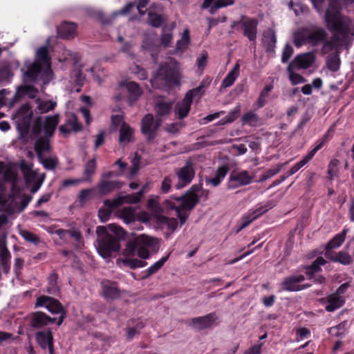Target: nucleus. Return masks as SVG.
<instances>
[{
    "label": "nucleus",
    "instance_id": "nucleus-1",
    "mask_svg": "<svg viewBox=\"0 0 354 354\" xmlns=\"http://www.w3.org/2000/svg\"><path fill=\"white\" fill-rule=\"evenodd\" d=\"M324 21L332 36L330 39L326 37L322 42V55L328 54L333 50L341 51L343 46H346L353 39V24L349 17L342 13L339 0H329Z\"/></svg>",
    "mask_w": 354,
    "mask_h": 354
},
{
    "label": "nucleus",
    "instance_id": "nucleus-2",
    "mask_svg": "<svg viewBox=\"0 0 354 354\" xmlns=\"http://www.w3.org/2000/svg\"><path fill=\"white\" fill-rule=\"evenodd\" d=\"M97 234V251L103 258H109L113 252L120 249V241L124 239L125 231L115 224H109L106 227L98 226L96 230Z\"/></svg>",
    "mask_w": 354,
    "mask_h": 354
},
{
    "label": "nucleus",
    "instance_id": "nucleus-3",
    "mask_svg": "<svg viewBox=\"0 0 354 354\" xmlns=\"http://www.w3.org/2000/svg\"><path fill=\"white\" fill-rule=\"evenodd\" d=\"M181 78L179 64L174 58H170L159 66L151 83L156 88L161 86L171 87L179 86Z\"/></svg>",
    "mask_w": 354,
    "mask_h": 354
},
{
    "label": "nucleus",
    "instance_id": "nucleus-4",
    "mask_svg": "<svg viewBox=\"0 0 354 354\" xmlns=\"http://www.w3.org/2000/svg\"><path fill=\"white\" fill-rule=\"evenodd\" d=\"M147 208L153 213L156 223L160 227H166L168 230L174 232L178 225V219L164 216L168 214L171 210L163 208V202L160 204L156 198H149L147 202Z\"/></svg>",
    "mask_w": 354,
    "mask_h": 354
},
{
    "label": "nucleus",
    "instance_id": "nucleus-5",
    "mask_svg": "<svg viewBox=\"0 0 354 354\" xmlns=\"http://www.w3.org/2000/svg\"><path fill=\"white\" fill-rule=\"evenodd\" d=\"M259 21L256 18H250L246 15H241L239 20L233 21L231 28L236 30H241L244 37L250 42H255L257 37Z\"/></svg>",
    "mask_w": 354,
    "mask_h": 354
},
{
    "label": "nucleus",
    "instance_id": "nucleus-6",
    "mask_svg": "<svg viewBox=\"0 0 354 354\" xmlns=\"http://www.w3.org/2000/svg\"><path fill=\"white\" fill-rule=\"evenodd\" d=\"M201 189V185H193L184 194L180 196H171L167 200H172L176 206L190 211L199 202L198 192Z\"/></svg>",
    "mask_w": 354,
    "mask_h": 354
},
{
    "label": "nucleus",
    "instance_id": "nucleus-7",
    "mask_svg": "<svg viewBox=\"0 0 354 354\" xmlns=\"http://www.w3.org/2000/svg\"><path fill=\"white\" fill-rule=\"evenodd\" d=\"M35 308L45 307L52 314H59L57 319V325L59 326L66 317V310L57 299L46 295H41L37 298Z\"/></svg>",
    "mask_w": 354,
    "mask_h": 354
},
{
    "label": "nucleus",
    "instance_id": "nucleus-8",
    "mask_svg": "<svg viewBox=\"0 0 354 354\" xmlns=\"http://www.w3.org/2000/svg\"><path fill=\"white\" fill-rule=\"evenodd\" d=\"M59 238L66 243H71L76 250H82L84 246V239L79 228L73 227L68 230L57 229L54 232Z\"/></svg>",
    "mask_w": 354,
    "mask_h": 354
},
{
    "label": "nucleus",
    "instance_id": "nucleus-9",
    "mask_svg": "<svg viewBox=\"0 0 354 354\" xmlns=\"http://www.w3.org/2000/svg\"><path fill=\"white\" fill-rule=\"evenodd\" d=\"M162 123L159 118H155L151 113L146 114L141 120L140 131L143 136L146 137L148 143L151 142L157 136Z\"/></svg>",
    "mask_w": 354,
    "mask_h": 354
},
{
    "label": "nucleus",
    "instance_id": "nucleus-10",
    "mask_svg": "<svg viewBox=\"0 0 354 354\" xmlns=\"http://www.w3.org/2000/svg\"><path fill=\"white\" fill-rule=\"evenodd\" d=\"M252 180L253 176H251L249 171L246 170L233 171L228 178L227 187L229 189H234L241 186L250 185Z\"/></svg>",
    "mask_w": 354,
    "mask_h": 354
},
{
    "label": "nucleus",
    "instance_id": "nucleus-11",
    "mask_svg": "<svg viewBox=\"0 0 354 354\" xmlns=\"http://www.w3.org/2000/svg\"><path fill=\"white\" fill-rule=\"evenodd\" d=\"M145 193L144 188L137 193L120 196L113 200L105 199L103 202L104 205L109 207H119L123 203L136 204L139 203L143 197Z\"/></svg>",
    "mask_w": 354,
    "mask_h": 354
},
{
    "label": "nucleus",
    "instance_id": "nucleus-12",
    "mask_svg": "<svg viewBox=\"0 0 354 354\" xmlns=\"http://www.w3.org/2000/svg\"><path fill=\"white\" fill-rule=\"evenodd\" d=\"M328 141V133H326L321 139L317 141L316 146L312 149L305 156L302 160L296 163L294 166H292L286 173L288 176L293 175L296 172H297L301 167H303L305 165H306L310 160L313 159L315 153L320 150L324 145V144Z\"/></svg>",
    "mask_w": 354,
    "mask_h": 354
},
{
    "label": "nucleus",
    "instance_id": "nucleus-13",
    "mask_svg": "<svg viewBox=\"0 0 354 354\" xmlns=\"http://www.w3.org/2000/svg\"><path fill=\"white\" fill-rule=\"evenodd\" d=\"M154 244V239L152 237L142 234L133 240L127 243V247L123 252V254L126 257H133L136 252V249L139 245H145L147 247H152Z\"/></svg>",
    "mask_w": 354,
    "mask_h": 354
},
{
    "label": "nucleus",
    "instance_id": "nucleus-14",
    "mask_svg": "<svg viewBox=\"0 0 354 354\" xmlns=\"http://www.w3.org/2000/svg\"><path fill=\"white\" fill-rule=\"evenodd\" d=\"M195 175V171L192 162H187L183 167L176 171L178 182L175 185L177 189H180L189 184Z\"/></svg>",
    "mask_w": 354,
    "mask_h": 354
},
{
    "label": "nucleus",
    "instance_id": "nucleus-15",
    "mask_svg": "<svg viewBox=\"0 0 354 354\" xmlns=\"http://www.w3.org/2000/svg\"><path fill=\"white\" fill-rule=\"evenodd\" d=\"M218 319L216 313H210L205 316L191 319L189 325L198 330H203L211 328Z\"/></svg>",
    "mask_w": 354,
    "mask_h": 354
},
{
    "label": "nucleus",
    "instance_id": "nucleus-16",
    "mask_svg": "<svg viewBox=\"0 0 354 354\" xmlns=\"http://www.w3.org/2000/svg\"><path fill=\"white\" fill-rule=\"evenodd\" d=\"M35 339L39 346L45 350L48 349L49 354H55L54 339L50 329L46 331H38L35 333Z\"/></svg>",
    "mask_w": 354,
    "mask_h": 354
},
{
    "label": "nucleus",
    "instance_id": "nucleus-17",
    "mask_svg": "<svg viewBox=\"0 0 354 354\" xmlns=\"http://www.w3.org/2000/svg\"><path fill=\"white\" fill-rule=\"evenodd\" d=\"M314 61L315 56L311 53L299 54L289 64L287 69L288 71H290L292 68L306 69L311 66Z\"/></svg>",
    "mask_w": 354,
    "mask_h": 354
},
{
    "label": "nucleus",
    "instance_id": "nucleus-18",
    "mask_svg": "<svg viewBox=\"0 0 354 354\" xmlns=\"http://www.w3.org/2000/svg\"><path fill=\"white\" fill-rule=\"evenodd\" d=\"M57 318L51 317L42 311H36L30 315V326L35 328H41L54 324Z\"/></svg>",
    "mask_w": 354,
    "mask_h": 354
},
{
    "label": "nucleus",
    "instance_id": "nucleus-19",
    "mask_svg": "<svg viewBox=\"0 0 354 354\" xmlns=\"http://www.w3.org/2000/svg\"><path fill=\"white\" fill-rule=\"evenodd\" d=\"M272 207V205L271 204V202H268L266 205L257 208L256 209L248 214L247 215H244L242 217V222L239 229V231L245 228L252 221L259 218L261 215L266 213Z\"/></svg>",
    "mask_w": 354,
    "mask_h": 354
},
{
    "label": "nucleus",
    "instance_id": "nucleus-20",
    "mask_svg": "<svg viewBox=\"0 0 354 354\" xmlns=\"http://www.w3.org/2000/svg\"><path fill=\"white\" fill-rule=\"evenodd\" d=\"M102 296L107 300H114L120 298V290L117 283L109 280H104L101 282Z\"/></svg>",
    "mask_w": 354,
    "mask_h": 354
},
{
    "label": "nucleus",
    "instance_id": "nucleus-21",
    "mask_svg": "<svg viewBox=\"0 0 354 354\" xmlns=\"http://www.w3.org/2000/svg\"><path fill=\"white\" fill-rule=\"evenodd\" d=\"M304 280L305 277L302 274L286 277L281 283V290L287 292H298L299 283Z\"/></svg>",
    "mask_w": 354,
    "mask_h": 354
},
{
    "label": "nucleus",
    "instance_id": "nucleus-22",
    "mask_svg": "<svg viewBox=\"0 0 354 354\" xmlns=\"http://www.w3.org/2000/svg\"><path fill=\"white\" fill-rule=\"evenodd\" d=\"M262 44L268 54H275L277 35L272 28H268L263 32Z\"/></svg>",
    "mask_w": 354,
    "mask_h": 354
},
{
    "label": "nucleus",
    "instance_id": "nucleus-23",
    "mask_svg": "<svg viewBox=\"0 0 354 354\" xmlns=\"http://www.w3.org/2000/svg\"><path fill=\"white\" fill-rule=\"evenodd\" d=\"M328 37L326 30L320 26H313L310 28L309 44L313 46H317L322 44Z\"/></svg>",
    "mask_w": 354,
    "mask_h": 354
},
{
    "label": "nucleus",
    "instance_id": "nucleus-24",
    "mask_svg": "<svg viewBox=\"0 0 354 354\" xmlns=\"http://www.w3.org/2000/svg\"><path fill=\"white\" fill-rule=\"evenodd\" d=\"M77 32V25L75 23L64 21L57 27V34L60 38L70 39L74 38Z\"/></svg>",
    "mask_w": 354,
    "mask_h": 354
},
{
    "label": "nucleus",
    "instance_id": "nucleus-25",
    "mask_svg": "<svg viewBox=\"0 0 354 354\" xmlns=\"http://www.w3.org/2000/svg\"><path fill=\"white\" fill-rule=\"evenodd\" d=\"M124 183L119 180H102L98 184V190L102 195H107L113 190L120 189Z\"/></svg>",
    "mask_w": 354,
    "mask_h": 354
},
{
    "label": "nucleus",
    "instance_id": "nucleus-26",
    "mask_svg": "<svg viewBox=\"0 0 354 354\" xmlns=\"http://www.w3.org/2000/svg\"><path fill=\"white\" fill-rule=\"evenodd\" d=\"M309 27L299 28L293 34V43L297 48H300L305 44H309Z\"/></svg>",
    "mask_w": 354,
    "mask_h": 354
},
{
    "label": "nucleus",
    "instance_id": "nucleus-27",
    "mask_svg": "<svg viewBox=\"0 0 354 354\" xmlns=\"http://www.w3.org/2000/svg\"><path fill=\"white\" fill-rule=\"evenodd\" d=\"M325 257L333 262L341 263L344 266H348L353 263L351 256L346 251H339L335 254L330 252H326Z\"/></svg>",
    "mask_w": 354,
    "mask_h": 354
},
{
    "label": "nucleus",
    "instance_id": "nucleus-28",
    "mask_svg": "<svg viewBox=\"0 0 354 354\" xmlns=\"http://www.w3.org/2000/svg\"><path fill=\"white\" fill-rule=\"evenodd\" d=\"M172 201V200H165L163 201V208H165L166 211L175 210L176 216H178V218L180 221V225H182L187 221L189 217V214L185 212V211H186L185 209L176 206Z\"/></svg>",
    "mask_w": 354,
    "mask_h": 354
},
{
    "label": "nucleus",
    "instance_id": "nucleus-29",
    "mask_svg": "<svg viewBox=\"0 0 354 354\" xmlns=\"http://www.w3.org/2000/svg\"><path fill=\"white\" fill-rule=\"evenodd\" d=\"M1 174L6 183H15L17 180V173L14 167L0 161V175Z\"/></svg>",
    "mask_w": 354,
    "mask_h": 354
},
{
    "label": "nucleus",
    "instance_id": "nucleus-30",
    "mask_svg": "<svg viewBox=\"0 0 354 354\" xmlns=\"http://www.w3.org/2000/svg\"><path fill=\"white\" fill-rule=\"evenodd\" d=\"M230 168L227 165H224L218 167L215 172V176L213 178H207L206 183L207 184L212 185L214 187L218 186L226 176Z\"/></svg>",
    "mask_w": 354,
    "mask_h": 354
},
{
    "label": "nucleus",
    "instance_id": "nucleus-31",
    "mask_svg": "<svg viewBox=\"0 0 354 354\" xmlns=\"http://www.w3.org/2000/svg\"><path fill=\"white\" fill-rule=\"evenodd\" d=\"M171 253L169 252L167 255L165 257H162L160 260L154 263L153 265H151L149 268H148L147 270L142 272V279H146L151 277V275L156 274L165 265V263L167 261L170 257Z\"/></svg>",
    "mask_w": 354,
    "mask_h": 354
},
{
    "label": "nucleus",
    "instance_id": "nucleus-32",
    "mask_svg": "<svg viewBox=\"0 0 354 354\" xmlns=\"http://www.w3.org/2000/svg\"><path fill=\"white\" fill-rule=\"evenodd\" d=\"M192 102L185 96L182 101L176 103L175 106V113L179 119H183L187 116L190 111Z\"/></svg>",
    "mask_w": 354,
    "mask_h": 354
},
{
    "label": "nucleus",
    "instance_id": "nucleus-33",
    "mask_svg": "<svg viewBox=\"0 0 354 354\" xmlns=\"http://www.w3.org/2000/svg\"><path fill=\"white\" fill-rule=\"evenodd\" d=\"M240 60H238L234 64L233 68L227 73L226 77L221 82L222 88H227L233 85L240 73Z\"/></svg>",
    "mask_w": 354,
    "mask_h": 354
},
{
    "label": "nucleus",
    "instance_id": "nucleus-34",
    "mask_svg": "<svg viewBox=\"0 0 354 354\" xmlns=\"http://www.w3.org/2000/svg\"><path fill=\"white\" fill-rule=\"evenodd\" d=\"M59 115L56 114L53 116H48L44 124V130L47 138L52 137L54 134L55 129L59 123Z\"/></svg>",
    "mask_w": 354,
    "mask_h": 354
},
{
    "label": "nucleus",
    "instance_id": "nucleus-35",
    "mask_svg": "<svg viewBox=\"0 0 354 354\" xmlns=\"http://www.w3.org/2000/svg\"><path fill=\"white\" fill-rule=\"evenodd\" d=\"M340 50H337L333 53L329 54L326 57V66L328 69L333 73L339 70L341 65Z\"/></svg>",
    "mask_w": 354,
    "mask_h": 354
},
{
    "label": "nucleus",
    "instance_id": "nucleus-36",
    "mask_svg": "<svg viewBox=\"0 0 354 354\" xmlns=\"http://www.w3.org/2000/svg\"><path fill=\"white\" fill-rule=\"evenodd\" d=\"M133 129L127 124L124 122L119 130V142L120 145H125L132 141Z\"/></svg>",
    "mask_w": 354,
    "mask_h": 354
},
{
    "label": "nucleus",
    "instance_id": "nucleus-37",
    "mask_svg": "<svg viewBox=\"0 0 354 354\" xmlns=\"http://www.w3.org/2000/svg\"><path fill=\"white\" fill-rule=\"evenodd\" d=\"M348 229H344L342 232L337 234L326 245V252L339 248L344 242Z\"/></svg>",
    "mask_w": 354,
    "mask_h": 354
},
{
    "label": "nucleus",
    "instance_id": "nucleus-38",
    "mask_svg": "<svg viewBox=\"0 0 354 354\" xmlns=\"http://www.w3.org/2000/svg\"><path fill=\"white\" fill-rule=\"evenodd\" d=\"M35 150L37 153V158L41 159L44 156V152L50 151V142L48 138H39L35 144Z\"/></svg>",
    "mask_w": 354,
    "mask_h": 354
},
{
    "label": "nucleus",
    "instance_id": "nucleus-39",
    "mask_svg": "<svg viewBox=\"0 0 354 354\" xmlns=\"http://www.w3.org/2000/svg\"><path fill=\"white\" fill-rule=\"evenodd\" d=\"M241 122L243 124H248L254 127L261 124V118L252 111H249L244 113L241 117Z\"/></svg>",
    "mask_w": 354,
    "mask_h": 354
},
{
    "label": "nucleus",
    "instance_id": "nucleus-40",
    "mask_svg": "<svg viewBox=\"0 0 354 354\" xmlns=\"http://www.w3.org/2000/svg\"><path fill=\"white\" fill-rule=\"evenodd\" d=\"M58 275L55 272L51 273L48 278V286L46 292L52 295H58L60 290L57 286Z\"/></svg>",
    "mask_w": 354,
    "mask_h": 354
},
{
    "label": "nucleus",
    "instance_id": "nucleus-41",
    "mask_svg": "<svg viewBox=\"0 0 354 354\" xmlns=\"http://www.w3.org/2000/svg\"><path fill=\"white\" fill-rule=\"evenodd\" d=\"M173 106V102H157L155 105V111L157 117H162L170 113Z\"/></svg>",
    "mask_w": 354,
    "mask_h": 354
},
{
    "label": "nucleus",
    "instance_id": "nucleus-42",
    "mask_svg": "<svg viewBox=\"0 0 354 354\" xmlns=\"http://www.w3.org/2000/svg\"><path fill=\"white\" fill-rule=\"evenodd\" d=\"M127 89L129 93V100L136 102L142 94V90L139 84L135 82H130L127 84Z\"/></svg>",
    "mask_w": 354,
    "mask_h": 354
},
{
    "label": "nucleus",
    "instance_id": "nucleus-43",
    "mask_svg": "<svg viewBox=\"0 0 354 354\" xmlns=\"http://www.w3.org/2000/svg\"><path fill=\"white\" fill-rule=\"evenodd\" d=\"M343 304L344 301L339 297L332 295L328 297V304L325 309L328 312H333L342 306Z\"/></svg>",
    "mask_w": 354,
    "mask_h": 354
},
{
    "label": "nucleus",
    "instance_id": "nucleus-44",
    "mask_svg": "<svg viewBox=\"0 0 354 354\" xmlns=\"http://www.w3.org/2000/svg\"><path fill=\"white\" fill-rule=\"evenodd\" d=\"M10 259L11 254L6 248H3L1 252V264L3 268V272L8 274L10 269Z\"/></svg>",
    "mask_w": 354,
    "mask_h": 354
},
{
    "label": "nucleus",
    "instance_id": "nucleus-45",
    "mask_svg": "<svg viewBox=\"0 0 354 354\" xmlns=\"http://www.w3.org/2000/svg\"><path fill=\"white\" fill-rule=\"evenodd\" d=\"M41 65L39 63L35 62L28 67L25 75L29 80L35 81L41 73Z\"/></svg>",
    "mask_w": 354,
    "mask_h": 354
},
{
    "label": "nucleus",
    "instance_id": "nucleus-46",
    "mask_svg": "<svg viewBox=\"0 0 354 354\" xmlns=\"http://www.w3.org/2000/svg\"><path fill=\"white\" fill-rule=\"evenodd\" d=\"M96 170V160L95 158L89 160L84 166V174L86 176L85 178H83L86 182L91 181V176L95 173Z\"/></svg>",
    "mask_w": 354,
    "mask_h": 354
},
{
    "label": "nucleus",
    "instance_id": "nucleus-47",
    "mask_svg": "<svg viewBox=\"0 0 354 354\" xmlns=\"http://www.w3.org/2000/svg\"><path fill=\"white\" fill-rule=\"evenodd\" d=\"M33 113L31 111V106L29 103L24 104L18 109L15 117L18 119L27 118L32 119Z\"/></svg>",
    "mask_w": 354,
    "mask_h": 354
},
{
    "label": "nucleus",
    "instance_id": "nucleus-48",
    "mask_svg": "<svg viewBox=\"0 0 354 354\" xmlns=\"http://www.w3.org/2000/svg\"><path fill=\"white\" fill-rule=\"evenodd\" d=\"M149 24L153 28H159L165 22L162 15L156 12H150L148 14Z\"/></svg>",
    "mask_w": 354,
    "mask_h": 354
},
{
    "label": "nucleus",
    "instance_id": "nucleus-49",
    "mask_svg": "<svg viewBox=\"0 0 354 354\" xmlns=\"http://www.w3.org/2000/svg\"><path fill=\"white\" fill-rule=\"evenodd\" d=\"M37 59L42 62L44 65L50 68V58L48 55V50L46 46L40 47L37 51Z\"/></svg>",
    "mask_w": 354,
    "mask_h": 354
},
{
    "label": "nucleus",
    "instance_id": "nucleus-50",
    "mask_svg": "<svg viewBox=\"0 0 354 354\" xmlns=\"http://www.w3.org/2000/svg\"><path fill=\"white\" fill-rule=\"evenodd\" d=\"M205 86V82L203 81L201 82L200 85L193 89L189 90L186 94L185 97L193 102V98L194 97H201L204 93V88Z\"/></svg>",
    "mask_w": 354,
    "mask_h": 354
},
{
    "label": "nucleus",
    "instance_id": "nucleus-51",
    "mask_svg": "<svg viewBox=\"0 0 354 354\" xmlns=\"http://www.w3.org/2000/svg\"><path fill=\"white\" fill-rule=\"evenodd\" d=\"M339 161L336 158L332 159L328 165V175L329 180H332L339 173Z\"/></svg>",
    "mask_w": 354,
    "mask_h": 354
},
{
    "label": "nucleus",
    "instance_id": "nucleus-52",
    "mask_svg": "<svg viewBox=\"0 0 354 354\" xmlns=\"http://www.w3.org/2000/svg\"><path fill=\"white\" fill-rule=\"evenodd\" d=\"M120 216L125 223H129L135 221V212L132 207H124L120 214Z\"/></svg>",
    "mask_w": 354,
    "mask_h": 354
},
{
    "label": "nucleus",
    "instance_id": "nucleus-53",
    "mask_svg": "<svg viewBox=\"0 0 354 354\" xmlns=\"http://www.w3.org/2000/svg\"><path fill=\"white\" fill-rule=\"evenodd\" d=\"M19 234L23 237L24 239H25L27 242L33 243L34 245H37L40 242L39 237L34 234L33 232H31L28 230H21L19 232Z\"/></svg>",
    "mask_w": 354,
    "mask_h": 354
},
{
    "label": "nucleus",
    "instance_id": "nucleus-54",
    "mask_svg": "<svg viewBox=\"0 0 354 354\" xmlns=\"http://www.w3.org/2000/svg\"><path fill=\"white\" fill-rule=\"evenodd\" d=\"M123 263L132 270H135L138 268H143L147 265V262L145 261L131 258L124 259Z\"/></svg>",
    "mask_w": 354,
    "mask_h": 354
},
{
    "label": "nucleus",
    "instance_id": "nucleus-55",
    "mask_svg": "<svg viewBox=\"0 0 354 354\" xmlns=\"http://www.w3.org/2000/svg\"><path fill=\"white\" fill-rule=\"evenodd\" d=\"M281 169V165H277L273 168L266 170L261 176L259 182H264L274 175L277 174Z\"/></svg>",
    "mask_w": 354,
    "mask_h": 354
},
{
    "label": "nucleus",
    "instance_id": "nucleus-56",
    "mask_svg": "<svg viewBox=\"0 0 354 354\" xmlns=\"http://www.w3.org/2000/svg\"><path fill=\"white\" fill-rule=\"evenodd\" d=\"M56 105V102L52 100L41 101L39 103L38 109L41 113H44L53 111Z\"/></svg>",
    "mask_w": 354,
    "mask_h": 354
},
{
    "label": "nucleus",
    "instance_id": "nucleus-57",
    "mask_svg": "<svg viewBox=\"0 0 354 354\" xmlns=\"http://www.w3.org/2000/svg\"><path fill=\"white\" fill-rule=\"evenodd\" d=\"M326 263V261L322 257H319L308 266L309 269L317 274L322 271L321 266H324Z\"/></svg>",
    "mask_w": 354,
    "mask_h": 354
},
{
    "label": "nucleus",
    "instance_id": "nucleus-58",
    "mask_svg": "<svg viewBox=\"0 0 354 354\" xmlns=\"http://www.w3.org/2000/svg\"><path fill=\"white\" fill-rule=\"evenodd\" d=\"M116 207H109L105 206V208H100L98 210V217L101 222H106L112 213L113 209Z\"/></svg>",
    "mask_w": 354,
    "mask_h": 354
},
{
    "label": "nucleus",
    "instance_id": "nucleus-59",
    "mask_svg": "<svg viewBox=\"0 0 354 354\" xmlns=\"http://www.w3.org/2000/svg\"><path fill=\"white\" fill-rule=\"evenodd\" d=\"M172 182H173L172 176H165L161 183L160 192L162 194L169 193V191L171 190Z\"/></svg>",
    "mask_w": 354,
    "mask_h": 354
},
{
    "label": "nucleus",
    "instance_id": "nucleus-60",
    "mask_svg": "<svg viewBox=\"0 0 354 354\" xmlns=\"http://www.w3.org/2000/svg\"><path fill=\"white\" fill-rule=\"evenodd\" d=\"M38 160L43 165L44 168L48 170L54 169L57 164V160L52 158H44L42 156V158Z\"/></svg>",
    "mask_w": 354,
    "mask_h": 354
},
{
    "label": "nucleus",
    "instance_id": "nucleus-61",
    "mask_svg": "<svg viewBox=\"0 0 354 354\" xmlns=\"http://www.w3.org/2000/svg\"><path fill=\"white\" fill-rule=\"evenodd\" d=\"M31 119L22 118L18 119L17 128L21 133H27L29 131Z\"/></svg>",
    "mask_w": 354,
    "mask_h": 354
},
{
    "label": "nucleus",
    "instance_id": "nucleus-62",
    "mask_svg": "<svg viewBox=\"0 0 354 354\" xmlns=\"http://www.w3.org/2000/svg\"><path fill=\"white\" fill-rule=\"evenodd\" d=\"M295 68H292L290 71H288L292 84L295 85L300 83H304L306 81V79L299 73H294Z\"/></svg>",
    "mask_w": 354,
    "mask_h": 354
},
{
    "label": "nucleus",
    "instance_id": "nucleus-63",
    "mask_svg": "<svg viewBox=\"0 0 354 354\" xmlns=\"http://www.w3.org/2000/svg\"><path fill=\"white\" fill-rule=\"evenodd\" d=\"M294 52L293 48L290 44H286L283 48L282 56H281V62L286 63L288 62L291 56L292 55Z\"/></svg>",
    "mask_w": 354,
    "mask_h": 354
},
{
    "label": "nucleus",
    "instance_id": "nucleus-64",
    "mask_svg": "<svg viewBox=\"0 0 354 354\" xmlns=\"http://www.w3.org/2000/svg\"><path fill=\"white\" fill-rule=\"evenodd\" d=\"M35 90L34 86H24L19 87L14 97L15 100H17L19 98L21 97L22 96L28 94L30 92Z\"/></svg>",
    "mask_w": 354,
    "mask_h": 354
}]
</instances>
